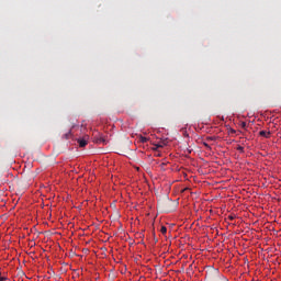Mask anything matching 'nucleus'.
<instances>
[{
	"mask_svg": "<svg viewBox=\"0 0 281 281\" xmlns=\"http://www.w3.org/2000/svg\"><path fill=\"white\" fill-rule=\"evenodd\" d=\"M139 142H140L142 144H146V142H148V138H147V137H144V136H140V137H139Z\"/></svg>",
	"mask_w": 281,
	"mask_h": 281,
	"instance_id": "nucleus-4",
	"label": "nucleus"
},
{
	"mask_svg": "<svg viewBox=\"0 0 281 281\" xmlns=\"http://www.w3.org/2000/svg\"><path fill=\"white\" fill-rule=\"evenodd\" d=\"M160 232L161 234H166L168 232V228L166 226H161Z\"/></svg>",
	"mask_w": 281,
	"mask_h": 281,
	"instance_id": "nucleus-6",
	"label": "nucleus"
},
{
	"mask_svg": "<svg viewBox=\"0 0 281 281\" xmlns=\"http://www.w3.org/2000/svg\"><path fill=\"white\" fill-rule=\"evenodd\" d=\"M156 148H164V145H156Z\"/></svg>",
	"mask_w": 281,
	"mask_h": 281,
	"instance_id": "nucleus-12",
	"label": "nucleus"
},
{
	"mask_svg": "<svg viewBox=\"0 0 281 281\" xmlns=\"http://www.w3.org/2000/svg\"><path fill=\"white\" fill-rule=\"evenodd\" d=\"M259 135L261 137H266V139H269V137H271V132H267V131H260Z\"/></svg>",
	"mask_w": 281,
	"mask_h": 281,
	"instance_id": "nucleus-2",
	"label": "nucleus"
},
{
	"mask_svg": "<svg viewBox=\"0 0 281 281\" xmlns=\"http://www.w3.org/2000/svg\"><path fill=\"white\" fill-rule=\"evenodd\" d=\"M237 150H238L239 153H245V147L238 146V147H237Z\"/></svg>",
	"mask_w": 281,
	"mask_h": 281,
	"instance_id": "nucleus-7",
	"label": "nucleus"
},
{
	"mask_svg": "<svg viewBox=\"0 0 281 281\" xmlns=\"http://www.w3.org/2000/svg\"><path fill=\"white\" fill-rule=\"evenodd\" d=\"M203 145L205 146V148H209V149L212 148L207 143H203Z\"/></svg>",
	"mask_w": 281,
	"mask_h": 281,
	"instance_id": "nucleus-10",
	"label": "nucleus"
},
{
	"mask_svg": "<svg viewBox=\"0 0 281 281\" xmlns=\"http://www.w3.org/2000/svg\"><path fill=\"white\" fill-rule=\"evenodd\" d=\"M224 281H227L226 279H224Z\"/></svg>",
	"mask_w": 281,
	"mask_h": 281,
	"instance_id": "nucleus-13",
	"label": "nucleus"
},
{
	"mask_svg": "<svg viewBox=\"0 0 281 281\" xmlns=\"http://www.w3.org/2000/svg\"><path fill=\"white\" fill-rule=\"evenodd\" d=\"M71 137V131H69L68 133H66L65 135H64V138L65 139H69Z\"/></svg>",
	"mask_w": 281,
	"mask_h": 281,
	"instance_id": "nucleus-5",
	"label": "nucleus"
},
{
	"mask_svg": "<svg viewBox=\"0 0 281 281\" xmlns=\"http://www.w3.org/2000/svg\"><path fill=\"white\" fill-rule=\"evenodd\" d=\"M240 126H241V128H247V123L246 122H241Z\"/></svg>",
	"mask_w": 281,
	"mask_h": 281,
	"instance_id": "nucleus-8",
	"label": "nucleus"
},
{
	"mask_svg": "<svg viewBox=\"0 0 281 281\" xmlns=\"http://www.w3.org/2000/svg\"><path fill=\"white\" fill-rule=\"evenodd\" d=\"M78 144H79L80 148H85V146H87V140H85V138H79Z\"/></svg>",
	"mask_w": 281,
	"mask_h": 281,
	"instance_id": "nucleus-3",
	"label": "nucleus"
},
{
	"mask_svg": "<svg viewBox=\"0 0 281 281\" xmlns=\"http://www.w3.org/2000/svg\"><path fill=\"white\" fill-rule=\"evenodd\" d=\"M94 142H95L97 144H108L106 138H105L104 135L101 134V133H98V134L94 135Z\"/></svg>",
	"mask_w": 281,
	"mask_h": 281,
	"instance_id": "nucleus-1",
	"label": "nucleus"
},
{
	"mask_svg": "<svg viewBox=\"0 0 281 281\" xmlns=\"http://www.w3.org/2000/svg\"><path fill=\"white\" fill-rule=\"evenodd\" d=\"M228 218H229V221H234L236 218V216L229 215Z\"/></svg>",
	"mask_w": 281,
	"mask_h": 281,
	"instance_id": "nucleus-9",
	"label": "nucleus"
},
{
	"mask_svg": "<svg viewBox=\"0 0 281 281\" xmlns=\"http://www.w3.org/2000/svg\"><path fill=\"white\" fill-rule=\"evenodd\" d=\"M5 277H1V272H0V281H4Z\"/></svg>",
	"mask_w": 281,
	"mask_h": 281,
	"instance_id": "nucleus-11",
	"label": "nucleus"
}]
</instances>
